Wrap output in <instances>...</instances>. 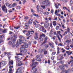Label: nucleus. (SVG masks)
Wrapping results in <instances>:
<instances>
[{
	"label": "nucleus",
	"mask_w": 73,
	"mask_h": 73,
	"mask_svg": "<svg viewBox=\"0 0 73 73\" xmlns=\"http://www.w3.org/2000/svg\"><path fill=\"white\" fill-rule=\"evenodd\" d=\"M49 44L52 48H54V43H49Z\"/></svg>",
	"instance_id": "9d476101"
},
{
	"label": "nucleus",
	"mask_w": 73,
	"mask_h": 73,
	"mask_svg": "<svg viewBox=\"0 0 73 73\" xmlns=\"http://www.w3.org/2000/svg\"><path fill=\"white\" fill-rule=\"evenodd\" d=\"M24 69V67H20L18 69H17V70H19L20 71H21L22 70H23Z\"/></svg>",
	"instance_id": "aec40b11"
},
{
	"label": "nucleus",
	"mask_w": 73,
	"mask_h": 73,
	"mask_svg": "<svg viewBox=\"0 0 73 73\" xmlns=\"http://www.w3.org/2000/svg\"><path fill=\"white\" fill-rule=\"evenodd\" d=\"M38 64V62H34V64L35 65V66H36V65H37Z\"/></svg>",
	"instance_id": "0e129e2a"
},
{
	"label": "nucleus",
	"mask_w": 73,
	"mask_h": 73,
	"mask_svg": "<svg viewBox=\"0 0 73 73\" xmlns=\"http://www.w3.org/2000/svg\"><path fill=\"white\" fill-rule=\"evenodd\" d=\"M67 70V72H68V73H69V72H70V69H69Z\"/></svg>",
	"instance_id": "052dcab7"
},
{
	"label": "nucleus",
	"mask_w": 73,
	"mask_h": 73,
	"mask_svg": "<svg viewBox=\"0 0 73 73\" xmlns=\"http://www.w3.org/2000/svg\"><path fill=\"white\" fill-rule=\"evenodd\" d=\"M33 21V19H31L29 20L28 24H29L30 25H31V24H32Z\"/></svg>",
	"instance_id": "0eeeda50"
},
{
	"label": "nucleus",
	"mask_w": 73,
	"mask_h": 73,
	"mask_svg": "<svg viewBox=\"0 0 73 73\" xmlns=\"http://www.w3.org/2000/svg\"><path fill=\"white\" fill-rule=\"evenodd\" d=\"M29 17H28L27 16H26L24 17V19H25V20H28V19H29Z\"/></svg>",
	"instance_id": "72a5a7b5"
},
{
	"label": "nucleus",
	"mask_w": 73,
	"mask_h": 73,
	"mask_svg": "<svg viewBox=\"0 0 73 73\" xmlns=\"http://www.w3.org/2000/svg\"><path fill=\"white\" fill-rule=\"evenodd\" d=\"M51 12L52 14H53V13L54 12V11H53V10L52 9L51 11Z\"/></svg>",
	"instance_id": "680f3d73"
},
{
	"label": "nucleus",
	"mask_w": 73,
	"mask_h": 73,
	"mask_svg": "<svg viewBox=\"0 0 73 73\" xmlns=\"http://www.w3.org/2000/svg\"><path fill=\"white\" fill-rule=\"evenodd\" d=\"M46 41H47L46 40H45L44 39V41L42 43V45H44V44H45V43H46V42H46Z\"/></svg>",
	"instance_id": "cd10ccee"
},
{
	"label": "nucleus",
	"mask_w": 73,
	"mask_h": 73,
	"mask_svg": "<svg viewBox=\"0 0 73 73\" xmlns=\"http://www.w3.org/2000/svg\"><path fill=\"white\" fill-rule=\"evenodd\" d=\"M57 37L59 40L60 41V42H61V38H60V36H59L58 35L57 36Z\"/></svg>",
	"instance_id": "c85d7f7f"
},
{
	"label": "nucleus",
	"mask_w": 73,
	"mask_h": 73,
	"mask_svg": "<svg viewBox=\"0 0 73 73\" xmlns=\"http://www.w3.org/2000/svg\"><path fill=\"white\" fill-rule=\"evenodd\" d=\"M25 2H26V0H24V1H23V3L24 4V3H25Z\"/></svg>",
	"instance_id": "338daca9"
},
{
	"label": "nucleus",
	"mask_w": 73,
	"mask_h": 73,
	"mask_svg": "<svg viewBox=\"0 0 73 73\" xmlns=\"http://www.w3.org/2000/svg\"><path fill=\"white\" fill-rule=\"evenodd\" d=\"M16 9H19L21 8V7H20V6H18L17 7H16Z\"/></svg>",
	"instance_id": "a18cd8bd"
},
{
	"label": "nucleus",
	"mask_w": 73,
	"mask_h": 73,
	"mask_svg": "<svg viewBox=\"0 0 73 73\" xmlns=\"http://www.w3.org/2000/svg\"><path fill=\"white\" fill-rule=\"evenodd\" d=\"M31 66H33L32 68V70H33L34 68H36V66H35V63L34 62H33L32 63V64L31 65Z\"/></svg>",
	"instance_id": "2eb2a0df"
},
{
	"label": "nucleus",
	"mask_w": 73,
	"mask_h": 73,
	"mask_svg": "<svg viewBox=\"0 0 73 73\" xmlns=\"http://www.w3.org/2000/svg\"><path fill=\"white\" fill-rule=\"evenodd\" d=\"M18 66H21L23 65V64H22V62H21V61H19L18 62Z\"/></svg>",
	"instance_id": "6ab92c4d"
},
{
	"label": "nucleus",
	"mask_w": 73,
	"mask_h": 73,
	"mask_svg": "<svg viewBox=\"0 0 73 73\" xmlns=\"http://www.w3.org/2000/svg\"><path fill=\"white\" fill-rule=\"evenodd\" d=\"M59 26H56V30H58V29H59Z\"/></svg>",
	"instance_id": "3c124183"
},
{
	"label": "nucleus",
	"mask_w": 73,
	"mask_h": 73,
	"mask_svg": "<svg viewBox=\"0 0 73 73\" xmlns=\"http://www.w3.org/2000/svg\"><path fill=\"white\" fill-rule=\"evenodd\" d=\"M66 53H67V54L68 55V56H69V55L72 54V52H69V51H67L66 52Z\"/></svg>",
	"instance_id": "412c9836"
},
{
	"label": "nucleus",
	"mask_w": 73,
	"mask_h": 73,
	"mask_svg": "<svg viewBox=\"0 0 73 73\" xmlns=\"http://www.w3.org/2000/svg\"><path fill=\"white\" fill-rule=\"evenodd\" d=\"M65 66V64H63L62 66H59V68H61V69H62V68H64Z\"/></svg>",
	"instance_id": "393cba45"
},
{
	"label": "nucleus",
	"mask_w": 73,
	"mask_h": 73,
	"mask_svg": "<svg viewBox=\"0 0 73 73\" xmlns=\"http://www.w3.org/2000/svg\"><path fill=\"white\" fill-rule=\"evenodd\" d=\"M2 51H4L5 50V48H3L2 49Z\"/></svg>",
	"instance_id": "69168bd1"
},
{
	"label": "nucleus",
	"mask_w": 73,
	"mask_h": 73,
	"mask_svg": "<svg viewBox=\"0 0 73 73\" xmlns=\"http://www.w3.org/2000/svg\"><path fill=\"white\" fill-rule=\"evenodd\" d=\"M9 65H11V64L13 65V61L12 60L9 61Z\"/></svg>",
	"instance_id": "4be33fe9"
},
{
	"label": "nucleus",
	"mask_w": 73,
	"mask_h": 73,
	"mask_svg": "<svg viewBox=\"0 0 73 73\" xmlns=\"http://www.w3.org/2000/svg\"><path fill=\"white\" fill-rule=\"evenodd\" d=\"M49 25V23H47V24H44V27L45 28H48V27Z\"/></svg>",
	"instance_id": "dca6fc26"
},
{
	"label": "nucleus",
	"mask_w": 73,
	"mask_h": 73,
	"mask_svg": "<svg viewBox=\"0 0 73 73\" xmlns=\"http://www.w3.org/2000/svg\"><path fill=\"white\" fill-rule=\"evenodd\" d=\"M9 68L10 69L9 73H13V66H10L9 67Z\"/></svg>",
	"instance_id": "20e7f679"
},
{
	"label": "nucleus",
	"mask_w": 73,
	"mask_h": 73,
	"mask_svg": "<svg viewBox=\"0 0 73 73\" xmlns=\"http://www.w3.org/2000/svg\"><path fill=\"white\" fill-rule=\"evenodd\" d=\"M40 56H41L40 54L36 56V60L38 61H41Z\"/></svg>",
	"instance_id": "423d86ee"
},
{
	"label": "nucleus",
	"mask_w": 73,
	"mask_h": 73,
	"mask_svg": "<svg viewBox=\"0 0 73 73\" xmlns=\"http://www.w3.org/2000/svg\"><path fill=\"white\" fill-rule=\"evenodd\" d=\"M42 4L45 5V6H50V2L48 0H46L42 2Z\"/></svg>",
	"instance_id": "f03ea898"
},
{
	"label": "nucleus",
	"mask_w": 73,
	"mask_h": 73,
	"mask_svg": "<svg viewBox=\"0 0 73 73\" xmlns=\"http://www.w3.org/2000/svg\"><path fill=\"white\" fill-rule=\"evenodd\" d=\"M57 53H60V48L59 47L57 48Z\"/></svg>",
	"instance_id": "7c9ffc66"
},
{
	"label": "nucleus",
	"mask_w": 73,
	"mask_h": 73,
	"mask_svg": "<svg viewBox=\"0 0 73 73\" xmlns=\"http://www.w3.org/2000/svg\"><path fill=\"white\" fill-rule=\"evenodd\" d=\"M20 28V26H18V27H14V28H15V29H19V28Z\"/></svg>",
	"instance_id": "bb28decb"
},
{
	"label": "nucleus",
	"mask_w": 73,
	"mask_h": 73,
	"mask_svg": "<svg viewBox=\"0 0 73 73\" xmlns=\"http://www.w3.org/2000/svg\"><path fill=\"white\" fill-rule=\"evenodd\" d=\"M19 56H15V58H16L17 60V58L18 59H19V58H19Z\"/></svg>",
	"instance_id": "bf43d9fd"
},
{
	"label": "nucleus",
	"mask_w": 73,
	"mask_h": 73,
	"mask_svg": "<svg viewBox=\"0 0 73 73\" xmlns=\"http://www.w3.org/2000/svg\"><path fill=\"white\" fill-rule=\"evenodd\" d=\"M59 63L62 64H64V61H61Z\"/></svg>",
	"instance_id": "a19ab883"
},
{
	"label": "nucleus",
	"mask_w": 73,
	"mask_h": 73,
	"mask_svg": "<svg viewBox=\"0 0 73 73\" xmlns=\"http://www.w3.org/2000/svg\"><path fill=\"white\" fill-rule=\"evenodd\" d=\"M55 6L56 7V9H58V6L57 5V4H55Z\"/></svg>",
	"instance_id": "37998d69"
},
{
	"label": "nucleus",
	"mask_w": 73,
	"mask_h": 73,
	"mask_svg": "<svg viewBox=\"0 0 73 73\" xmlns=\"http://www.w3.org/2000/svg\"><path fill=\"white\" fill-rule=\"evenodd\" d=\"M12 7H14L16 6V3H14L13 4V5H12Z\"/></svg>",
	"instance_id": "79ce46f5"
},
{
	"label": "nucleus",
	"mask_w": 73,
	"mask_h": 73,
	"mask_svg": "<svg viewBox=\"0 0 73 73\" xmlns=\"http://www.w3.org/2000/svg\"><path fill=\"white\" fill-rule=\"evenodd\" d=\"M1 8L3 11L5 12V13H7V11H8V10H7V7H6V6H5V5H3Z\"/></svg>",
	"instance_id": "7ed1b4c3"
},
{
	"label": "nucleus",
	"mask_w": 73,
	"mask_h": 73,
	"mask_svg": "<svg viewBox=\"0 0 73 73\" xmlns=\"http://www.w3.org/2000/svg\"><path fill=\"white\" fill-rule=\"evenodd\" d=\"M6 5V6H7L8 7H9V8H12V5L11 4H10L9 3H5Z\"/></svg>",
	"instance_id": "f8f14e48"
},
{
	"label": "nucleus",
	"mask_w": 73,
	"mask_h": 73,
	"mask_svg": "<svg viewBox=\"0 0 73 73\" xmlns=\"http://www.w3.org/2000/svg\"><path fill=\"white\" fill-rule=\"evenodd\" d=\"M61 24L62 25V28H65V27L64 26V25L62 24V23H61Z\"/></svg>",
	"instance_id": "de8ad7c7"
},
{
	"label": "nucleus",
	"mask_w": 73,
	"mask_h": 73,
	"mask_svg": "<svg viewBox=\"0 0 73 73\" xmlns=\"http://www.w3.org/2000/svg\"><path fill=\"white\" fill-rule=\"evenodd\" d=\"M8 44H9V45H11V44H12V42H11V41H10L9 42Z\"/></svg>",
	"instance_id": "6e6d98bb"
},
{
	"label": "nucleus",
	"mask_w": 73,
	"mask_h": 73,
	"mask_svg": "<svg viewBox=\"0 0 73 73\" xmlns=\"http://www.w3.org/2000/svg\"><path fill=\"white\" fill-rule=\"evenodd\" d=\"M25 29H27L29 27V24L28 23H26L25 24Z\"/></svg>",
	"instance_id": "9b49d317"
},
{
	"label": "nucleus",
	"mask_w": 73,
	"mask_h": 73,
	"mask_svg": "<svg viewBox=\"0 0 73 73\" xmlns=\"http://www.w3.org/2000/svg\"><path fill=\"white\" fill-rule=\"evenodd\" d=\"M31 11L32 12H33V13H35V11L33 10V9H31Z\"/></svg>",
	"instance_id": "4d7b16f0"
},
{
	"label": "nucleus",
	"mask_w": 73,
	"mask_h": 73,
	"mask_svg": "<svg viewBox=\"0 0 73 73\" xmlns=\"http://www.w3.org/2000/svg\"><path fill=\"white\" fill-rule=\"evenodd\" d=\"M52 23H53L54 26H55L57 25V23H56V21L52 22Z\"/></svg>",
	"instance_id": "5701e85b"
},
{
	"label": "nucleus",
	"mask_w": 73,
	"mask_h": 73,
	"mask_svg": "<svg viewBox=\"0 0 73 73\" xmlns=\"http://www.w3.org/2000/svg\"><path fill=\"white\" fill-rule=\"evenodd\" d=\"M70 4H71V5H72L73 4V1L72 0L70 1Z\"/></svg>",
	"instance_id": "8fccbe9b"
},
{
	"label": "nucleus",
	"mask_w": 73,
	"mask_h": 73,
	"mask_svg": "<svg viewBox=\"0 0 73 73\" xmlns=\"http://www.w3.org/2000/svg\"><path fill=\"white\" fill-rule=\"evenodd\" d=\"M56 52H52V56H53L54 55H55V54H56Z\"/></svg>",
	"instance_id": "c03bdc74"
},
{
	"label": "nucleus",
	"mask_w": 73,
	"mask_h": 73,
	"mask_svg": "<svg viewBox=\"0 0 73 73\" xmlns=\"http://www.w3.org/2000/svg\"><path fill=\"white\" fill-rule=\"evenodd\" d=\"M41 7H42L43 9H45V5L41 6Z\"/></svg>",
	"instance_id": "5fc2aeb1"
},
{
	"label": "nucleus",
	"mask_w": 73,
	"mask_h": 73,
	"mask_svg": "<svg viewBox=\"0 0 73 73\" xmlns=\"http://www.w3.org/2000/svg\"><path fill=\"white\" fill-rule=\"evenodd\" d=\"M19 38L20 39L23 38L24 39V40H23V41H26V40H25V38L24 37V36L23 35H20L19 36Z\"/></svg>",
	"instance_id": "4468645a"
},
{
	"label": "nucleus",
	"mask_w": 73,
	"mask_h": 73,
	"mask_svg": "<svg viewBox=\"0 0 73 73\" xmlns=\"http://www.w3.org/2000/svg\"><path fill=\"white\" fill-rule=\"evenodd\" d=\"M64 72L65 73H68L67 70H64Z\"/></svg>",
	"instance_id": "774afa93"
},
{
	"label": "nucleus",
	"mask_w": 73,
	"mask_h": 73,
	"mask_svg": "<svg viewBox=\"0 0 73 73\" xmlns=\"http://www.w3.org/2000/svg\"><path fill=\"white\" fill-rule=\"evenodd\" d=\"M35 39H37L38 38V35H35Z\"/></svg>",
	"instance_id": "4c0bfd02"
},
{
	"label": "nucleus",
	"mask_w": 73,
	"mask_h": 73,
	"mask_svg": "<svg viewBox=\"0 0 73 73\" xmlns=\"http://www.w3.org/2000/svg\"><path fill=\"white\" fill-rule=\"evenodd\" d=\"M31 32H33L34 33V31L32 30L31 31H28V33H27L26 34V36H27L28 37H29V35H30V33H31Z\"/></svg>",
	"instance_id": "1a4fd4ad"
},
{
	"label": "nucleus",
	"mask_w": 73,
	"mask_h": 73,
	"mask_svg": "<svg viewBox=\"0 0 73 73\" xmlns=\"http://www.w3.org/2000/svg\"><path fill=\"white\" fill-rule=\"evenodd\" d=\"M36 8H37V11L38 13H39V9L38 8V6L37 5L36 6Z\"/></svg>",
	"instance_id": "2f4dec72"
},
{
	"label": "nucleus",
	"mask_w": 73,
	"mask_h": 73,
	"mask_svg": "<svg viewBox=\"0 0 73 73\" xmlns=\"http://www.w3.org/2000/svg\"><path fill=\"white\" fill-rule=\"evenodd\" d=\"M42 36H43L44 38H45V37H46V36L45 35V34L42 33V35H40V39H41V38H42Z\"/></svg>",
	"instance_id": "a211bd4d"
},
{
	"label": "nucleus",
	"mask_w": 73,
	"mask_h": 73,
	"mask_svg": "<svg viewBox=\"0 0 73 73\" xmlns=\"http://www.w3.org/2000/svg\"><path fill=\"white\" fill-rule=\"evenodd\" d=\"M28 47V44H25L23 45H22L20 48V53L22 54H17V56H19V55H24L25 54L23 53H25L27 52L28 50L27 49H25V48H27Z\"/></svg>",
	"instance_id": "f257e3e1"
},
{
	"label": "nucleus",
	"mask_w": 73,
	"mask_h": 73,
	"mask_svg": "<svg viewBox=\"0 0 73 73\" xmlns=\"http://www.w3.org/2000/svg\"><path fill=\"white\" fill-rule=\"evenodd\" d=\"M57 35L59 34V35H60L61 34H60V31H57Z\"/></svg>",
	"instance_id": "603ef678"
},
{
	"label": "nucleus",
	"mask_w": 73,
	"mask_h": 73,
	"mask_svg": "<svg viewBox=\"0 0 73 73\" xmlns=\"http://www.w3.org/2000/svg\"><path fill=\"white\" fill-rule=\"evenodd\" d=\"M36 28H38L39 27H40V24H37L36 25Z\"/></svg>",
	"instance_id": "49530a36"
},
{
	"label": "nucleus",
	"mask_w": 73,
	"mask_h": 73,
	"mask_svg": "<svg viewBox=\"0 0 73 73\" xmlns=\"http://www.w3.org/2000/svg\"><path fill=\"white\" fill-rule=\"evenodd\" d=\"M71 59L70 60V62H68V64H70V63H71L72 64L71 66H72V65H73V57H72V56H71Z\"/></svg>",
	"instance_id": "39448f33"
},
{
	"label": "nucleus",
	"mask_w": 73,
	"mask_h": 73,
	"mask_svg": "<svg viewBox=\"0 0 73 73\" xmlns=\"http://www.w3.org/2000/svg\"><path fill=\"white\" fill-rule=\"evenodd\" d=\"M33 15L34 16H35L36 17H40V16H39V15L38 14H35Z\"/></svg>",
	"instance_id": "c9c22d12"
},
{
	"label": "nucleus",
	"mask_w": 73,
	"mask_h": 73,
	"mask_svg": "<svg viewBox=\"0 0 73 73\" xmlns=\"http://www.w3.org/2000/svg\"><path fill=\"white\" fill-rule=\"evenodd\" d=\"M44 46L46 48H48L49 47V45L47 44H45L44 45Z\"/></svg>",
	"instance_id": "a878e982"
},
{
	"label": "nucleus",
	"mask_w": 73,
	"mask_h": 73,
	"mask_svg": "<svg viewBox=\"0 0 73 73\" xmlns=\"http://www.w3.org/2000/svg\"><path fill=\"white\" fill-rule=\"evenodd\" d=\"M50 27L51 28L53 27V26H52V23H50Z\"/></svg>",
	"instance_id": "13d9d810"
},
{
	"label": "nucleus",
	"mask_w": 73,
	"mask_h": 73,
	"mask_svg": "<svg viewBox=\"0 0 73 73\" xmlns=\"http://www.w3.org/2000/svg\"><path fill=\"white\" fill-rule=\"evenodd\" d=\"M42 52H44V54H45V55H46V54L47 53H48V51H46L45 50V49H43L42 50Z\"/></svg>",
	"instance_id": "ddd939ff"
},
{
	"label": "nucleus",
	"mask_w": 73,
	"mask_h": 73,
	"mask_svg": "<svg viewBox=\"0 0 73 73\" xmlns=\"http://www.w3.org/2000/svg\"><path fill=\"white\" fill-rule=\"evenodd\" d=\"M15 46L16 48H18L19 46V44L18 43V41H17L16 44L15 45Z\"/></svg>",
	"instance_id": "b1692460"
},
{
	"label": "nucleus",
	"mask_w": 73,
	"mask_h": 73,
	"mask_svg": "<svg viewBox=\"0 0 73 73\" xmlns=\"http://www.w3.org/2000/svg\"><path fill=\"white\" fill-rule=\"evenodd\" d=\"M44 15H48L49 14V13H48L47 12H46L45 13H44Z\"/></svg>",
	"instance_id": "58836bf2"
},
{
	"label": "nucleus",
	"mask_w": 73,
	"mask_h": 73,
	"mask_svg": "<svg viewBox=\"0 0 73 73\" xmlns=\"http://www.w3.org/2000/svg\"><path fill=\"white\" fill-rule=\"evenodd\" d=\"M1 64H2V65H5V62L4 61H2L1 63L0 62V68H1Z\"/></svg>",
	"instance_id": "f3484780"
},
{
	"label": "nucleus",
	"mask_w": 73,
	"mask_h": 73,
	"mask_svg": "<svg viewBox=\"0 0 73 73\" xmlns=\"http://www.w3.org/2000/svg\"><path fill=\"white\" fill-rule=\"evenodd\" d=\"M16 45L15 44V43L13 42V44H12V47H15Z\"/></svg>",
	"instance_id": "f704fd0d"
},
{
	"label": "nucleus",
	"mask_w": 73,
	"mask_h": 73,
	"mask_svg": "<svg viewBox=\"0 0 73 73\" xmlns=\"http://www.w3.org/2000/svg\"><path fill=\"white\" fill-rule=\"evenodd\" d=\"M13 35L14 36V38H17V35H15V34H14Z\"/></svg>",
	"instance_id": "09e8293b"
},
{
	"label": "nucleus",
	"mask_w": 73,
	"mask_h": 73,
	"mask_svg": "<svg viewBox=\"0 0 73 73\" xmlns=\"http://www.w3.org/2000/svg\"><path fill=\"white\" fill-rule=\"evenodd\" d=\"M47 39H48V36H46V37H45L44 38V40H47Z\"/></svg>",
	"instance_id": "e2e57ef3"
},
{
	"label": "nucleus",
	"mask_w": 73,
	"mask_h": 73,
	"mask_svg": "<svg viewBox=\"0 0 73 73\" xmlns=\"http://www.w3.org/2000/svg\"><path fill=\"white\" fill-rule=\"evenodd\" d=\"M37 69L36 68H35L33 71V73H35L36 72H37Z\"/></svg>",
	"instance_id": "c756f323"
},
{
	"label": "nucleus",
	"mask_w": 73,
	"mask_h": 73,
	"mask_svg": "<svg viewBox=\"0 0 73 73\" xmlns=\"http://www.w3.org/2000/svg\"><path fill=\"white\" fill-rule=\"evenodd\" d=\"M23 41V40H21V39H19V44H21V42H22Z\"/></svg>",
	"instance_id": "473e14b6"
},
{
	"label": "nucleus",
	"mask_w": 73,
	"mask_h": 73,
	"mask_svg": "<svg viewBox=\"0 0 73 73\" xmlns=\"http://www.w3.org/2000/svg\"><path fill=\"white\" fill-rule=\"evenodd\" d=\"M5 68H4L3 69H2V72H5Z\"/></svg>",
	"instance_id": "864d4df0"
},
{
	"label": "nucleus",
	"mask_w": 73,
	"mask_h": 73,
	"mask_svg": "<svg viewBox=\"0 0 73 73\" xmlns=\"http://www.w3.org/2000/svg\"><path fill=\"white\" fill-rule=\"evenodd\" d=\"M6 30H7L6 29H4L3 30V33H5L6 32Z\"/></svg>",
	"instance_id": "ea45409f"
},
{
	"label": "nucleus",
	"mask_w": 73,
	"mask_h": 73,
	"mask_svg": "<svg viewBox=\"0 0 73 73\" xmlns=\"http://www.w3.org/2000/svg\"><path fill=\"white\" fill-rule=\"evenodd\" d=\"M70 31V29H69V28H68L67 29V33H69Z\"/></svg>",
	"instance_id": "e433bc0d"
},
{
	"label": "nucleus",
	"mask_w": 73,
	"mask_h": 73,
	"mask_svg": "<svg viewBox=\"0 0 73 73\" xmlns=\"http://www.w3.org/2000/svg\"><path fill=\"white\" fill-rule=\"evenodd\" d=\"M39 29L40 31H42V32H44V30L45 29V28H44V27L43 26H40Z\"/></svg>",
	"instance_id": "6e6552de"
}]
</instances>
